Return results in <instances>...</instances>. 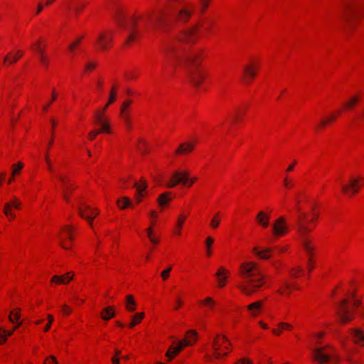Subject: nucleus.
<instances>
[{"mask_svg": "<svg viewBox=\"0 0 364 364\" xmlns=\"http://www.w3.org/2000/svg\"><path fill=\"white\" fill-rule=\"evenodd\" d=\"M120 116L123 119L124 122H129V114L127 111H125L124 113L120 112Z\"/></svg>", "mask_w": 364, "mask_h": 364, "instance_id": "864d4df0", "label": "nucleus"}, {"mask_svg": "<svg viewBox=\"0 0 364 364\" xmlns=\"http://www.w3.org/2000/svg\"><path fill=\"white\" fill-rule=\"evenodd\" d=\"M351 297L353 299V306L354 307L358 306L360 303V300L355 298V296L354 294H351Z\"/></svg>", "mask_w": 364, "mask_h": 364, "instance_id": "bf43d9fd", "label": "nucleus"}, {"mask_svg": "<svg viewBox=\"0 0 364 364\" xmlns=\"http://www.w3.org/2000/svg\"><path fill=\"white\" fill-rule=\"evenodd\" d=\"M137 149L141 154H144L146 152V143L142 139L138 140Z\"/></svg>", "mask_w": 364, "mask_h": 364, "instance_id": "4c0bfd02", "label": "nucleus"}, {"mask_svg": "<svg viewBox=\"0 0 364 364\" xmlns=\"http://www.w3.org/2000/svg\"><path fill=\"white\" fill-rule=\"evenodd\" d=\"M74 274L72 272H68L65 275L58 276L55 275L51 279V282H56L57 284H68L73 278Z\"/></svg>", "mask_w": 364, "mask_h": 364, "instance_id": "f3484780", "label": "nucleus"}, {"mask_svg": "<svg viewBox=\"0 0 364 364\" xmlns=\"http://www.w3.org/2000/svg\"><path fill=\"white\" fill-rule=\"evenodd\" d=\"M99 213H100L99 210L92 208L91 210L89 211V214H87V215L93 217V218H94L95 216L99 215Z\"/></svg>", "mask_w": 364, "mask_h": 364, "instance_id": "052dcab7", "label": "nucleus"}, {"mask_svg": "<svg viewBox=\"0 0 364 364\" xmlns=\"http://www.w3.org/2000/svg\"><path fill=\"white\" fill-rule=\"evenodd\" d=\"M136 302L134 300V297L132 295H127L126 297V303L125 306L127 311L130 312H133L135 310Z\"/></svg>", "mask_w": 364, "mask_h": 364, "instance_id": "a878e982", "label": "nucleus"}, {"mask_svg": "<svg viewBox=\"0 0 364 364\" xmlns=\"http://www.w3.org/2000/svg\"><path fill=\"white\" fill-rule=\"evenodd\" d=\"M112 35L107 32H100L96 38L95 45L100 50H105L111 46Z\"/></svg>", "mask_w": 364, "mask_h": 364, "instance_id": "9d476101", "label": "nucleus"}, {"mask_svg": "<svg viewBox=\"0 0 364 364\" xmlns=\"http://www.w3.org/2000/svg\"><path fill=\"white\" fill-rule=\"evenodd\" d=\"M293 183L291 181H289V179L286 177L284 180V185L287 187V188H290L293 186Z\"/></svg>", "mask_w": 364, "mask_h": 364, "instance_id": "69168bd1", "label": "nucleus"}, {"mask_svg": "<svg viewBox=\"0 0 364 364\" xmlns=\"http://www.w3.org/2000/svg\"><path fill=\"white\" fill-rule=\"evenodd\" d=\"M288 230L286 219L280 216L276 219L272 225V232L274 237H281L286 234Z\"/></svg>", "mask_w": 364, "mask_h": 364, "instance_id": "6e6552de", "label": "nucleus"}, {"mask_svg": "<svg viewBox=\"0 0 364 364\" xmlns=\"http://www.w3.org/2000/svg\"><path fill=\"white\" fill-rule=\"evenodd\" d=\"M269 214L264 212L259 211L256 215V220L258 224L260 225L262 228H267L269 225Z\"/></svg>", "mask_w": 364, "mask_h": 364, "instance_id": "2eb2a0df", "label": "nucleus"}, {"mask_svg": "<svg viewBox=\"0 0 364 364\" xmlns=\"http://www.w3.org/2000/svg\"><path fill=\"white\" fill-rule=\"evenodd\" d=\"M32 48L38 53L41 62L45 65L48 66V60L44 55V47H42L40 44V41L37 42L36 46H32Z\"/></svg>", "mask_w": 364, "mask_h": 364, "instance_id": "6ab92c4d", "label": "nucleus"}, {"mask_svg": "<svg viewBox=\"0 0 364 364\" xmlns=\"http://www.w3.org/2000/svg\"><path fill=\"white\" fill-rule=\"evenodd\" d=\"M61 311H62L63 314H64L65 315L70 314L72 311L71 309L66 304H63L62 306Z\"/></svg>", "mask_w": 364, "mask_h": 364, "instance_id": "3c124183", "label": "nucleus"}, {"mask_svg": "<svg viewBox=\"0 0 364 364\" xmlns=\"http://www.w3.org/2000/svg\"><path fill=\"white\" fill-rule=\"evenodd\" d=\"M325 348L321 347L314 349V360L318 362L319 364L328 363L331 360V355L325 353L323 350Z\"/></svg>", "mask_w": 364, "mask_h": 364, "instance_id": "ddd939ff", "label": "nucleus"}, {"mask_svg": "<svg viewBox=\"0 0 364 364\" xmlns=\"http://www.w3.org/2000/svg\"><path fill=\"white\" fill-rule=\"evenodd\" d=\"M133 186L136 188L137 194L139 196V198L137 199V202L139 203L141 201V198L143 197L142 191L146 190L147 187L146 182L144 180H141L140 183L134 181Z\"/></svg>", "mask_w": 364, "mask_h": 364, "instance_id": "4be33fe9", "label": "nucleus"}, {"mask_svg": "<svg viewBox=\"0 0 364 364\" xmlns=\"http://www.w3.org/2000/svg\"><path fill=\"white\" fill-rule=\"evenodd\" d=\"M350 332L355 343L364 346V334L358 328H352Z\"/></svg>", "mask_w": 364, "mask_h": 364, "instance_id": "a211bd4d", "label": "nucleus"}, {"mask_svg": "<svg viewBox=\"0 0 364 364\" xmlns=\"http://www.w3.org/2000/svg\"><path fill=\"white\" fill-rule=\"evenodd\" d=\"M198 29L199 25L186 29L177 37L176 41L166 43L163 48L168 59L176 58L178 61H185L186 65L188 66L189 79L197 87L201 84L205 77V73L198 68L200 64V52L199 50L189 52L186 47H183L181 49L177 47V44L192 45L194 43Z\"/></svg>", "mask_w": 364, "mask_h": 364, "instance_id": "f03ea898", "label": "nucleus"}, {"mask_svg": "<svg viewBox=\"0 0 364 364\" xmlns=\"http://www.w3.org/2000/svg\"><path fill=\"white\" fill-rule=\"evenodd\" d=\"M301 272V268L298 267L295 268L294 270H292L291 275L293 277H297L298 274Z\"/></svg>", "mask_w": 364, "mask_h": 364, "instance_id": "e2e57ef3", "label": "nucleus"}, {"mask_svg": "<svg viewBox=\"0 0 364 364\" xmlns=\"http://www.w3.org/2000/svg\"><path fill=\"white\" fill-rule=\"evenodd\" d=\"M20 57H21V55L18 56L16 55H14L12 56V55L11 53H9L8 55H6L4 58V63L8 62L9 63H14L19 59Z\"/></svg>", "mask_w": 364, "mask_h": 364, "instance_id": "f704fd0d", "label": "nucleus"}, {"mask_svg": "<svg viewBox=\"0 0 364 364\" xmlns=\"http://www.w3.org/2000/svg\"><path fill=\"white\" fill-rule=\"evenodd\" d=\"M171 269V267H168L161 273V276L164 280H166L168 278Z\"/></svg>", "mask_w": 364, "mask_h": 364, "instance_id": "37998d69", "label": "nucleus"}, {"mask_svg": "<svg viewBox=\"0 0 364 364\" xmlns=\"http://www.w3.org/2000/svg\"><path fill=\"white\" fill-rule=\"evenodd\" d=\"M117 205L121 209H124L127 207H131L132 203L130 199L127 197H122L117 201Z\"/></svg>", "mask_w": 364, "mask_h": 364, "instance_id": "c85d7f7f", "label": "nucleus"}, {"mask_svg": "<svg viewBox=\"0 0 364 364\" xmlns=\"http://www.w3.org/2000/svg\"><path fill=\"white\" fill-rule=\"evenodd\" d=\"M10 203L11 204V208L13 207L16 209H19L21 208V203L16 197H14L12 202Z\"/></svg>", "mask_w": 364, "mask_h": 364, "instance_id": "a18cd8bd", "label": "nucleus"}, {"mask_svg": "<svg viewBox=\"0 0 364 364\" xmlns=\"http://www.w3.org/2000/svg\"><path fill=\"white\" fill-rule=\"evenodd\" d=\"M80 42V38L76 40L73 43L69 46V49L70 50H73L77 45H78Z\"/></svg>", "mask_w": 364, "mask_h": 364, "instance_id": "0e129e2a", "label": "nucleus"}, {"mask_svg": "<svg viewBox=\"0 0 364 364\" xmlns=\"http://www.w3.org/2000/svg\"><path fill=\"white\" fill-rule=\"evenodd\" d=\"M51 360V362H50V363H49L48 364H58V362H57V360H56L54 356H53V355L49 356V357L46 359V360L44 362V364H46V361H47V360Z\"/></svg>", "mask_w": 364, "mask_h": 364, "instance_id": "680f3d73", "label": "nucleus"}, {"mask_svg": "<svg viewBox=\"0 0 364 364\" xmlns=\"http://www.w3.org/2000/svg\"><path fill=\"white\" fill-rule=\"evenodd\" d=\"M20 318V314L18 313L14 314V312H11V315L9 316V321L11 323H15V321L18 320Z\"/></svg>", "mask_w": 364, "mask_h": 364, "instance_id": "49530a36", "label": "nucleus"}, {"mask_svg": "<svg viewBox=\"0 0 364 364\" xmlns=\"http://www.w3.org/2000/svg\"><path fill=\"white\" fill-rule=\"evenodd\" d=\"M91 209H92V208L90 205H88L87 204H84V203H81L80 205V207L78 208L79 215H80L81 218L87 220L88 223H90V226L92 225L93 217L87 215L84 211L89 212L91 210Z\"/></svg>", "mask_w": 364, "mask_h": 364, "instance_id": "dca6fc26", "label": "nucleus"}, {"mask_svg": "<svg viewBox=\"0 0 364 364\" xmlns=\"http://www.w3.org/2000/svg\"><path fill=\"white\" fill-rule=\"evenodd\" d=\"M171 200L168 193H164L159 196L158 203L160 206L166 205Z\"/></svg>", "mask_w": 364, "mask_h": 364, "instance_id": "7c9ffc66", "label": "nucleus"}, {"mask_svg": "<svg viewBox=\"0 0 364 364\" xmlns=\"http://www.w3.org/2000/svg\"><path fill=\"white\" fill-rule=\"evenodd\" d=\"M100 133V131L98 130H92L89 133V137L90 139H94L97 134Z\"/></svg>", "mask_w": 364, "mask_h": 364, "instance_id": "13d9d810", "label": "nucleus"}, {"mask_svg": "<svg viewBox=\"0 0 364 364\" xmlns=\"http://www.w3.org/2000/svg\"><path fill=\"white\" fill-rule=\"evenodd\" d=\"M278 326L281 329H284V330H291V328H292V326L289 323H279L278 324Z\"/></svg>", "mask_w": 364, "mask_h": 364, "instance_id": "09e8293b", "label": "nucleus"}, {"mask_svg": "<svg viewBox=\"0 0 364 364\" xmlns=\"http://www.w3.org/2000/svg\"><path fill=\"white\" fill-rule=\"evenodd\" d=\"M116 94H117L116 90H114V87H112L110 91V95H109V100H108V105L113 103L116 100Z\"/></svg>", "mask_w": 364, "mask_h": 364, "instance_id": "ea45409f", "label": "nucleus"}, {"mask_svg": "<svg viewBox=\"0 0 364 364\" xmlns=\"http://www.w3.org/2000/svg\"><path fill=\"white\" fill-rule=\"evenodd\" d=\"M200 5H201V9H200V11L201 13H203L205 11V9L208 7V0H200Z\"/></svg>", "mask_w": 364, "mask_h": 364, "instance_id": "5fc2aeb1", "label": "nucleus"}, {"mask_svg": "<svg viewBox=\"0 0 364 364\" xmlns=\"http://www.w3.org/2000/svg\"><path fill=\"white\" fill-rule=\"evenodd\" d=\"M194 149V144L193 143H183L181 144L179 147L176 150V154H185L188 152H191Z\"/></svg>", "mask_w": 364, "mask_h": 364, "instance_id": "aec40b11", "label": "nucleus"}, {"mask_svg": "<svg viewBox=\"0 0 364 364\" xmlns=\"http://www.w3.org/2000/svg\"><path fill=\"white\" fill-rule=\"evenodd\" d=\"M95 119H96V121L97 122L100 124H102V122H105L107 119H105L102 115V114L99 113V112H97L95 114Z\"/></svg>", "mask_w": 364, "mask_h": 364, "instance_id": "8fccbe9b", "label": "nucleus"}, {"mask_svg": "<svg viewBox=\"0 0 364 364\" xmlns=\"http://www.w3.org/2000/svg\"><path fill=\"white\" fill-rule=\"evenodd\" d=\"M203 304L209 306V307L213 309L214 308L215 301L212 298L208 297L203 301Z\"/></svg>", "mask_w": 364, "mask_h": 364, "instance_id": "c03bdc74", "label": "nucleus"}, {"mask_svg": "<svg viewBox=\"0 0 364 364\" xmlns=\"http://www.w3.org/2000/svg\"><path fill=\"white\" fill-rule=\"evenodd\" d=\"M197 332L194 330H191L187 332V337L178 342L176 346H172L166 352V355L169 360H171L175 355L178 354L181 350L187 346L193 345L197 339Z\"/></svg>", "mask_w": 364, "mask_h": 364, "instance_id": "39448f33", "label": "nucleus"}, {"mask_svg": "<svg viewBox=\"0 0 364 364\" xmlns=\"http://www.w3.org/2000/svg\"><path fill=\"white\" fill-rule=\"evenodd\" d=\"M102 318L104 320H109L110 318L115 316V313L112 306L104 309L101 313Z\"/></svg>", "mask_w": 364, "mask_h": 364, "instance_id": "393cba45", "label": "nucleus"}, {"mask_svg": "<svg viewBox=\"0 0 364 364\" xmlns=\"http://www.w3.org/2000/svg\"><path fill=\"white\" fill-rule=\"evenodd\" d=\"M335 119H336V116L335 115H331L327 119L321 120V127H325L328 122L334 121Z\"/></svg>", "mask_w": 364, "mask_h": 364, "instance_id": "de8ad7c7", "label": "nucleus"}, {"mask_svg": "<svg viewBox=\"0 0 364 364\" xmlns=\"http://www.w3.org/2000/svg\"><path fill=\"white\" fill-rule=\"evenodd\" d=\"M239 275L242 282L237 284V288L247 296L259 291L266 283V276L253 262L242 263L240 265Z\"/></svg>", "mask_w": 364, "mask_h": 364, "instance_id": "7ed1b4c3", "label": "nucleus"}, {"mask_svg": "<svg viewBox=\"0 0 364 364\" xmlns=\"http://www.w3.org/2000/svg\"><path fill=\"white\" fill-rule=\"evenodd\" d=\"M45 160H46V162L48 165V170L50 171V172H53V168L52 166V164H51V162L50 161V159L48 157V153L46 154V156H45Z\"/></svg>", "mask_w": 364, "mask_h": 364, "instance_id": "603ef678", "label": "nucleus"}, {"mask_svg": "<svg viewBox=\"0 0 364 364\" xmlns=\"http://www.w3.org/2000/svg\"><path fill=\"white\" fill-rule=\"evenodd\" d=\"M11 203H5L4 208V213L7 217H9L10 218H14L16 217V215L11 211Z\"/></svg>", "mask_w": 364, "mask_h": 364, "instance_id": "473e14b6", "label": "nucleus"}, {"mask_svg": "<svg viewBox=\"0 0 364 364\" xmlns=\"http://www.w3.org/2000/svg\"><path fill=\"white\" fill-rule=\"evenodd\" d=\"M144 316V313H137L132 317V321L129 324L131 328L139 323Z\"/></svg>", "mask_w": 364, "mask_h": 364, "instance_id": "c756f323", "label": "nucleus"}, {"mask_svg": "<svg viewBox=\"0 0 364 364\" xmlns=\"http://www.w3.org/2000/svg\"><path fill=\"white\" fill-rule=\"evenodd\" d=\"M23 164L22 162H18L16 164H14L12 166V173H11L12 177L8 181V183H11L14 176L16 174L18 173L21 171V170L23 168Z\"/></svg>", "mask_w": 364, "mask_h": 364, "instance_id": "cd10ccee", "label": "nucleus"}, {"mask_svg": "<svg viewBox=\"0 0 364 364\" xmlns=\"http://www.w3.org/2000/svg\"><path fill=\"white\" fill-rule=\"evenodd\" d=\"M235 364H252V362L247 358H242L239 360Z\"/></svg>", "mask_w": 364, "mask_h": 364, "instance_id": "4d7b16f0", "label": "nucleus"}, {"mask_svg": "<svg viewBox=\"0 0 364 364\" xmlns=\"http://www.w3.org/2000/svg\"><path fill=\"white\" fill-rule=\"evenodd\" d=\"M358 101V98L357 96H354L353 97H351L349 100H348L345 104H344V106L347 108V109H349L350 107H352L354 105H355Z\"/></svg>", "mask_w": 364, "mask_h": 364, "instance_id": "e433bc0d", "label": "nucleus"}, {"mask_svg": "<svg viewBox=\"0 0 364 364\" xmlns=\"http://www.w3.org/2000/svg\"><path fill=\"white\" fill-rule=\"evenodd\" d=\"M132 104V101L130 100H126L122 105L120 112H124L127 111V107Z\"/></svg>", "mask_w": 364, "mask_h": 364, "instance_id": "a19ab883", "label": "nucleus"}, {"mask_svg": "<svg viewBox=\"0 0 364 364\" xmlns=\"http://www.w3.org/2000/svg\"><path fill=\"white\" fill-rule=\"evenodd\" d=\"M189 171L176 170L170 178V181L166 185L167 188H173L177 185L186 186L189 181Z\"/></svg>", "mask_w": 364, "mask_h": 364, "instance_id": "423d86ee", "label": "nucleus"}, {"mask_svg": "<svg viewBox=\"0 0 364 364\" xmlns=\"http://www.w3.org/2000/svg\"><path fill=\"white\" fill-rule=\"evenodd\" d=\"M156 3L159 7V10L157 11L155 10L148 11L139 17H131L127 21L120 14L116 17L119 26L129 31L126 43L128 44L134 41L141 32L140 27L137 26L139 19L141 21V27L145 28L158 24L161 26L163 21L162 10L165 6L172 8L176 21L183 23L188 21L194 11V6L183 0H156Z\"/></svg>", "mask_w": 364, "mask_h": 364, "instance_id": "f257e3e1", "label": "nucleus"}, {"mask_svg": "<svg viewBox=\"0 0 364 364\" xmlns=\"http://www.w3.org/2000/svg\"><path fill=\"white\" fill-rule=\"evenodd\" d=\"M245 81L249 83L256 75V68L252 65H246L244 68Z\"/></svg>", "mask_w": 364, "mask_h": 364, "instance_id": "412c9836", "label": "nucleus"}, {"mask_svg": "<svg viewBox=\"0 0 364 364\" xmlns=\"http://www.w3.org/2000/svg\"><path fill=\"white\" fill-rule=\"evenodd\" d=\"M360 178H351L348 185L342 186V191L350 195L355 194L360 188Z\"/></svg>", "mask_w": 364, "mask_h": 364, "instance_id": "f8f14e48", "label": "nucleus"}, {"mask_svg": "<svg viewBox=\"0 0 364 364\" xmlns=\"http://www.w3.org/2000/svg\"><path fill=\"white\" fill-rule=\"evenodd\" d=\"M339 317L340 322L343 324L347 323L353 319V316L350 314L348 300L347 299H343L338 304V309L336 311Z\"/></svg>", "mask_w": 364, "mask_h": 364, "instance_id": "0eeeda50", "label": "nucleus"}, {"mask_svg": "<svg viewBox=\"0 0 364 364\" xmlns=\"http://www.w3.org/2000/svg\"><path fill=\"white\" fill-rule=\"evenodd\" d=\"M95 66H96V64H95V63L90 62V63H88L86 65V66H85V69H86L87 70H92V69H94V68H95Z\"/></svg>", "mask_w": 364, "mask_h": 364, "instance_id": "338daca9", "label": "nucleus"}, {"mask_svg": "<svg viewBox=\"0 0 364 364\" xmlns=\"http://www.w3.org/2000/svg\"><path fill=\"white\" fill-rule=\"evenodd\" d=\"M253 252L259 258L267 259L270 258L271 255L269 252L272 251L270 248L266 247L264 250H259L257 247H254L252 250Z\"/></svg>", "mask_w": 364, "mask_h": 364, "instance_id": "5701e85b", "label": "nucleus"}, {"mask_svg": "<svg viewBox=\"0 0 364 364\" xmlns=\"http://www.w3.org/2000/svg\"><path fill=\"white\" fill-rule=\"evenodd\" d=\"M343 4L345 9L343 17L347 21L349 28H352L351 21L358 15V11L351 5L350 0H343Z\"/></svg>", "mask_w": 364, "mask_h": 364, "instance_id": "1a4fd4ad", "label": "nucleus"}, {"mask_svg": "<svg viewBox=\"0 0 364 364\" xmlns=\"http://www.w3.org/2000/svg\"><path fill=\"white\" fill-rule=\"evenodd\" d=\"M187 215L181 214L178 217V222H177V228L181 229L183 226V222L186 219Z\"/></svg>", "mask_w": 364, "mask_h": 364, "instance_id": "79ce46f5", "label": "nucleus"}, {"mask_svg": "<svg viewBox=\"0 0 364 364\" xmlns=\"http://www.w3.org/2000/svg\"><path fill=\"white\" fill-rule=\"evenodd\" d=\"M220 219L219 216V213H216L214 215L213 218L210 220V225L212 228H217L220 225Z\"/></svg>", "mask_w": 364, "mask_h": 364, "instance_id": "72a5a7b5", "label": "nucleus"}, {"mask_svg": "<svg viewBox=\"0 0 364 364\" xmlns=\"http://www.w3.org/2000/svg\"><path fill=\"white\" fill-rule=\"evenodd\" d=\"M14 333V330L7 331L0 328V344L6 341V337L11 336Z\"/></svg>", "mask_w": 364, "mask_h": 364, "instance_id": "2f4dec72", "label": "nucleus"}, {"mask_svg": "<svg viewBox=\"0 0 364 364\" xmlns=\"http://www.w3.org/2000/svg\"><path fill=\"white\" fill-rule=\"evenodd\" d=\"M58 177L63 186V196L65 200L68 201V192L74 189L75 186L65 176L59 175Z\"/></svg>", "mask_w": 364, "mask_h": 364, "instance_id": "4468645a", "label": "nucleus"}, {"mask_svg": "<svg viewBox=\"0 0 364 364\" xmlns=\"http://www.w3.org/2000/svg\"><path fill=\"white\" fill-rule=\"evenodd\" d=\"M213 242H214L213 238H212L211 237H207V239L205 240V246H206V251H207L208 256H210V255H211L210 249H211V245Z\"/></svg>", "mask_w": 364, "mask_h": 364, "instance_id": "c9c22d12", "label": "nucleus"}, {"mask_svg": "<svg viewBox=\"0 0 364 364\" xmlns=\"http://www.w3.org/2000/svg\"><path fill=\"white\" fill-rule=\"evenodd\" d=\"M223 342L227 343L230 346L231 345L230 341L225 336H220V334H218L211 343L213 355L217 359L220 358L221 353H220V349L223 346Z\"/></svg>", "mask_w": 364, "mask_h": 364, "instance_id": "9b49d317", "label": "nucleus"}, {"mask_svg": "<svg viewBox=\"0 0 364 364\" xmlns=\"http://www.w3.org/2000/svg\"><path fill=\"white\" fill-rule=\"evenodd\" d=\"M48 319L49 320V324H47V325L46 326V327L44 328V331H48L50 329V326H51V324H52V323H53V316H52V315H48Z\"/></svg>", "mask_w": 364, "mask_h": 364, "instance_id": "6e6d98bb", "label": "nucleus"}, {"mask_svg": "<svg viewBox=\"0 0 364 364\" xmlns=\"http://www.w3.org/2000/svg\"><path fill=\"white\" fill-rule=\"evenodd\" d=\"M197 181V178H190L188 183L186 184L188 187H191L196 181Z\"/></svg>", "mask_w": 364, "mask_h": 364, "instance_id": "774afa93", "label": "nucleus"}, {"mask_svg": "<svg viewBox=\"0 0 364 364\" xmlns=\"http://www.w3.org/2000/svg\"><path fill=\"white\" fill-rule=\"evenodd\" d=\"M100 125H101V128L100 129H97L98 131H100V133L101 132H105V133L110 132L109 126V123H108L107 120H106L105 122L100 124Z\"/></svg>", "mask_w": 364, "mask_h": 364, "instance_id": "58836bf2", "label": "nucleus"}, {"mask_svg": "<svg viewBox=\"0 0 364 364\" xmlns=\"http://www.w3.org/2000/svg\"><path fill=\"white\" fill-rule=\"evenodd\" d=\"M225 273H227L225 269L223 267H220L215 274V276L218 278L220 287H223L225 285L227 278L225 276H224V274Z\"/></svg>", "mask_w": 364, "mask_h": 364, "instance_id": "b1692460", "label": "nucleus"}, {"mask_svg": "<svg viewBox=\"0 0 364 364\" xmlns=\"http://www.w3.org/2000/svg\"><path fill=\"white\" fill-rule=\"evenodd\" d=\"M297 212L299 215L296 218L295 228L298 232L299 239L300 240L304 249L309 255L308 263H312L313 259L311 258V255L314 252V247L311 245V240L309 237V235L312 231V229L308 226L305 222L306 214L301 212L299 208H297Z\"/></svg>", "mask_w": 364, "mask_h": 364, "instance_id": "20e7f679", "label": "nucleus"}, {"mask_svg": "<svg viewBox=\"0 0 364 364\" xmlns=\"http://www.w3.org/2000/svg\"><path fill=\"white\" fill-rule=\"evenodd\" d=\"M261 306V301H256L249 304L247 308L250 311H251L252 315L255 316L257 314V312L260 309Z\"/></svg>", "mask_w": 364, "mask_h": 364, "instance_id": "bb28decb", "label": "nucleus"}]
</instances>
